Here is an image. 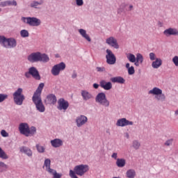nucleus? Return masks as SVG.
<instances>
[{
  "label": "nucleus",
  "instance_id": "nucleus-1",
  "mask_svg": "<svg viewBox=\"0 0 178 178\" xmlns=\"http://www.w3.org/2000/svg\"><path fill=\"white\" fill-rule=\"evenodd\" d=\"M27 60L31 63H35L37 62H42V63H48L49 62V56L46 54H42L40 51L33 52L27 57Z\"/></svg>",
  "mask_w": 178,
  "mask_h": 178
},
{
  "label": "nucleus",
  "instance_id": "nucleus-2",
  "mask_svg": "<svg viewBox=\"0 0 178 178\" xmlns=\"http://www.w3.org/2000/svg\"><path fill=\"white\" fill-rule=\"evenodd\" d=\"M0 45L6 49H12L16 48L17 42L13 38H7L3 35H0Z\"/></svg>",
  "mask_w": 178,
  "mask_h": 178
},
{
  "label": "nucleus",
  "instance_id": "nucleus-3",
  "mask_svg": "<svg viewBox=\"0 0 178 178\" xmlns=\"http://www.w3.org/2000/svg\"><path fill=\"white\" fill-rule=\"evenodd\" d=\"M13 101L15 105H23V102L26 97L23 95V88H17L13 94Z\"/></svg>",
  "mask_w": 178,
  "mask_h": 178
},
{
  "label": "nucleus",
  "instance_id": "nucleus-4",
  "mask_svg": "<svg viewBox=\"0 0 178 178\" xmlns=\"http://www.w3.org/2000/svg\"><path fill=\"white\" fill-rule=\"evenodd\" d=\"M21 20L23 23H25V24H28L32 27H38V26H41V19L35 17H22Z\"/></svg>",
  "mask_w": 178,
  "mask_h": 178
},
{
  "label": "nucleus",
  "instance_id": "nucleus-5",
  "mask_svg": "<svg viewBox=\"0 0 178 178\" xmlns=\"http://www.w3.org/2000/svg\"><path fill=\"white\" fill-rule=\"evenodd\" d=\"M95 102L105 108H109V105H111V102L106 98V95L104 92H99L96 95Z\"/></svg>",
  "mask_w": 178,
  "mask_h": 178
},
{
  "label": "nucleus",
  "instance_id": "nucleus-6",
  "mask_svg": "<svg viewBox=\"0 0 178 178\" xmlns=\"http://www.w3.org/2000/svg\"><path fill=\"white\" fill-rule=\"evenodd\" d=\"M90 170V167L86 164L77 165L74 168L73 172L76 176H84Z\"/></svg>",
  "mask_w": 178,
  "mask_h": 178
},
{
  "label": "nucleus",
  "instance_id": "nucleus-7",
  "mask_svg": "<svg viewBox=\"0 0 178 178\" xmlns=\"http://www.w3.org/2000/svg\"><path fill=\"white\" fill-rule=\"evenodd\" d=\"M32 101L38 112H40V113H44V112H45V106H44V103H42L41 97L33 96Z\"/></svg>",
  "mask_w": 178,
  "mask_h": 178
},
{
  "label": "nucleus",
  "instance_id": "nucleus-8",
  "mask_svg": "<svg viewBox=\"0 0 178 178\" xmlns=\"http://www.w3.org/2000/svg\"><path fill=\"white\" fill-rule=\"evenodd\" d=\"M65 69H66V64H65L63 62H61L54 65L52 67L51 73L53 76H59V74H60V72H63Z\"/></svg>",
  "mask_w": 178,
  "mask_h": 178
},
{
  "label": "nucleus",
  "instance_id": "nucleus-9",
  "mask_svg": "<svg viewBox=\"0 0 178 178\" xmlns=\"http://www.w3.org/2000/svg\"><path fill=\"white\" fill-rule=\"evenodd\" d=\"M106 62L107 65H115L116 63V56L110 49L106 50Z\"/></svg>",
  "mask_w": 178,
  "mask_h": 178
},
{
  "label": "nucleus",
  "instance_id": "nucleus-10",
  "mask_svg": "<svg viewBox=\"0 0 178 178\" xmlns=\"http://www.w3.org/2000/svg\"><path fill=\"white\" fill-rule=\"evenodd\" d=\"M88 122V118L84 115H81L77 116L75 119V123L76 124V127H83L85 124H87Z\"/></svg>",
  "mask_w": 178,
  "mask_h": 178
},
{
  "label": "nucleus",
  "instance_id": "nucleus-11",
  "mask_svg": "<svg viewBox=\"0 0 178 178\" xmlns=\"http://www.w3.org/2000/svg\"><path fill=\"white\" fill-rule=\"evenodd\" d=\"M106 44L115 49H119L120 48L119 43H118V40L113 36L108 37L106 39Z\"/></svg>",
  "mask_w": 178,
  "mask_h": 178
},
{
  "label": "nucleus",
  "instance_id": "nucleus-12",
  "mask_svg": "<svg viewBox=\"0 0 178 178\" xmlns=\"http://www.w3.org/2000/svg\"><path fill=\"white\" fill-rule=\"evenodd\" d=\"M134 122L133 121L128 120L126 118L118 119L116 122V126L118 127H126V126H133Z\"/></svg>",
  "mask_w": 178,
  "mask_h": 178
},
{
  "label": "nucleus",
  "instance_id": "nucleus-13",
  "mask_svg": "<svg viewBox=\"0 0 178 178\" xmlns=\"http://www.w3.org/2000/svg\"><path fill=\"white\" fill-rule=\"evenodd\" d=\"M69 108V102L61 98L58 101L57 109L58 111H66Z\"/></svg>",
  "mask_w": 178,
  "mask_h": 178
},
{
  "label": "nucleus",
  "instance_id": "nucleus-14",
  "mask_svg": "<svg viewBox=\"0 0 178 178\" xmlns=\"http://www.w3.org/2000/svg\"><path fill=\"white\" fill-rule=\"evenodd\" d=\"M163 35L165 37H170L171 35L177 36L178 35V30L176 28L170 27L166 29L163 32Z\"/></svg>",
  "mask_w": 178,
  "mask_h": 178
},
{
  "label": "nucleus",
  "instance_id": "nucleus-15",
  "mask_svg": "<svg viewBox=\"0 0 178 178\" xmlns=\"http://www.w3.org/2000/svg\"><path fill=\"white\" fill-rule=\"evenodd\" d=\"M81 95L82 97V99L86 102L94 99V95H92V93L88 92L87 90H82L81 91Z\"/></svg>",
  "mask_w": 178,
  "mask_h": 178
},
{
  "label": "nucleus",
  "instance_id": "nucleus-16",
  "mask_svg": "<svg viewBox=\"0 0 178 178\" xmlns=\"http://www.w3.org/2000/svg\"><path fill=\"white\" fill-rule=\"evenodd\" d=\"M29 124L26 122H22L19 126V131L21 134H23L26 137H27V134H29Z\"/></svg>",
  "mask_w": 178,
  "mask_h": 178
},
{
  "label": "nucleus",
  "instance_id": "nucleus-17",
  "mask_svg": "<svg viewBox=\"0 0 178 178\" xmlns=\"http://www.w3.org/2000/svg\"><path fill=\"white\" fill-rule=\"evenodd\" d=\"M56 96L54 94H49L47 96L46 99L44 100V102L46 105H55L56 104Z\"/></svg>",
  "mask_w": 178,
  "mask_h": 178
},
{
  "label": "nucleus",
  "instance_id": "nucleus-18",
  "mask_svg": "<svg viewBox=\"0 0 178 178\" xmlns=\"http://www.w3.org/2000/svg\"><path fill=\"white\" fill-rule=\"evenodd\" d=\"M29 73H31V76L33 77L35 80H41V76L40 75V72H38V70L35 67H31L29 69Z\"/></svg>",
  "mask_w": 178,
  "mask_h": 178
},
{
  "label": "nucleus",
  "instance_id": "nucleus-19",
  "mask_svg": "<svg viewBox=\"0 0 178 178\" xmlns=\"http://www.w3.org/2000/svg\"><path fill=\"white\" fill-rule=\"evenodd\" d=\"M50 144L53 148H59L63 145V140L60 138H55L50 141Z\"/></svg>",
  "mask_w": 178,
  "mask_h": 178
},
{
  "label": "nucleus",
  "instance_id": "nucleus-20",
  "mask_svg": "<svg viewBox=\"0 0 178 178\" xmlns=\"http://www.w3.org/2000/svg\"><path fill=\"white\" fill-rule=\"evenodd\" d=\"M44 0H40V1H35L33 0L30 3V8H32V9H40V6H42L44 3Z\"/></svg>",
  "mask_w": 178,
  "mask_h": 178
},
{
  "label": "nucleus",
  "instance_id": "nucleus-21",
  "mask_svg": "<svg viewBox=\"0 0 178 178\" xmlns=\"http://www.w3.org/2000/svg\"><path fill=\"white\" fill-rule=\"evenodd\" d=\"M19 151L22 154H24L25 155H26V156H29V158H31L33 156V150H31V149H30L28 147H26V146L21 147L19 149Z\"/></svg>",
  "mask_w": 178,
  "mask_h": 178
},
{
  "label": "nucleus",
  "instance_id": "nucleus-22",
  "mask_svg": "<svg viewBox=\"0 0 178 178\" xmlns=\"http://www.w3.org/2000/svg\"><path fill=\"white\" fill-rule=\"evenodd\" d=\"M100 87L106 91H109L112 89V82H106V81L102 80L100 81Z\"/></svg>",
  "mask_w": 178,
  "mask_h": 178
},
{
  "label": "nucleus",
  "instance_id": "nucleus-23",
  "mask_svg": "<svg viewBox=\"0 0 178 178\" xmlns=\"http://www.w3.org/2000/svg\"><path fill=\"white\" fill-rule=\"evenodd\" d=\"M80 35H81V37L83 38H84L85 40H86V41H88V42H91V38L90 37V35H88L87 33V31H86L83 29H80L78 30Z\"/></svg>",
  "mask_w": 178,
  "mask_h": 178
},
{
  "label": "nucleus",
  "instance_id": "nucleus-24",
  "mask_svg": "<svg viewBox=\"0 0 178 178\" xmlns=\"http://www.w3.org/2000/svg\"><path fill=\"white\" fill-rule=\"evenodd\" d=\"M161 66H162V59H161V58H156L152 63V67H153V69H159Z\"/></svg>",
  "mask_w": 178,
  "mask_h": 178
},
{
  "label": "nucleus",
  "instance_id": "nucleus-25",
  "mask_svg": "<svg viewBox=\"0 0 178 178\" xmlns=\"http://www.w3.org/2000/svg\"><path fill=\"white\" fill-rule=\"evenodd\" d=\"M44 86V83H40L33 97H41V92H42Z\"/></svg>",
  "mask_w": 178,
  "mask_h": 178
},
{
  "label": "nucleus",
  "instance_id": "nucleus-26",
  "mask_svg": "<svg viewBox=\"0 0 178 178\" xmlns=\"http://www.w3.org/2000/svg\"><path fill=\"white\" fill-rule=\"evenodd\" d=\"M162 90L161 88L158 87H154L152 90H149L148 94L149 95H155V97L158 96L159 94H161Z\"/></svg>",
  "mask_w": 178,
  "mask_h": 178
},
{
  "label": "nucleus",
  "instance_id": "nucleus-27",
  "mask_svg": "<svg viewBox=\"0 0 178 178\" xmlns=\"http://www.w3.org/2000/svg\"><path fill=\"white\" fill-rule=\"evenodd\" d=\"M112 83H118V84H124L126 80L122 76H115L111 79Z\"/></svg>",
  "mask_w": 178,
  "mask_h": 178
},
{
  "label": "nucleus",
  "instance_id": "nucleus-28",
  "mask_svg": "<svg viewBox=\"0 0 178 178\" xmlns=\"http://www.w3.org/2000/svg\"><path fill=\"white\" fill-rule=\"evenodd\" d=\"M115 165L118 168H124L126 166V159L124 158L117 159Z\"/></svg>",
  "mask_w": 178,
  "mask_h": 178
},
{
  "label": "nucleus",
  "instance_id": "nucleus-29",
  "mask_svg": "<svg viewBox=\"0 0 178 178\" xmlns=\"http://www.w3.org/2000/svg\"><path fill=\"white\" fill-rule=\"evenodd\" d=\"M125 67L127 69L128 74L129 76H133V74L136 73V70H134V67L133 66L130 67V63H127L125 64Z\"/></svg>",
  "mask_w": 178,
  "mask_h": 178
},
{
  "label": "nucleus",
  "instance_id": "nucleus-30",
  "mask_svg": "<svg viewBox=\"0 0 178 178\" xmlns=\"http://www.w3.org/2000/svg\"><path fill=\"white\" fill-rule=\"evenodd\" d=\"M155 98L156 99V101H158L159 102H165V101H166V96L165 95V94L162 93L157 95V96H155Z\"/></svg>",
  "mask_w": 178,
  "mask_h": 178
},
{
  "label": "nucleus",
  "instance_id": "nucleus-31",
  "mask_svg": "<svg viewBox=\"0 0 178 178\" xmlns=\"http://www.w3.org/2000/svg\"><path fill=\"white\" fill-rule=\"evenodd\" d=\"M35 134H37V128H35V127H31L29 129L26 137H29V136H34Z\"/></svg>",
  "mask_w": 178,
  "mask_h": 178
},
{
  "label": "nucleus",
  "instance_id": "nucleus-32",
  "mask_svg": "<svg viewBox=\"0 0 178 178\" xmlns=\"http://www.w3.org/2000/svg\"><path fill=\"white\" fill-rule=\"evenodd\" d=\"M127 177L128 178H135L136 177V170L133 169H129L126 172Z\"/></svg>",
  "mask_w": 178,
  "mask_h": 178
},
{
  "label": "nucleus",
  "instance_id": "nucleus-33",
  "mask_svg": "<svg viewBox=\"0 0 178 178\" xmlns=\"http://www.w3.org/2000/svg\"><path fill=\"white\" fill-rule=\"evenodd\" d=\"M35 148L39 154H44L45 152V147L41 145L40 143L35 145Z\"/></svg>",
  "mask_w": 178,
  "mask_h": 178
},
{
  "label": "nucleus",
  "instance_id": "nucleus-34",
  "mask_svg": "<svg viewBox=\"0 0 178 178\" xmlns=\"http://www.w3.org/2000/svg\"><path fill=\"white\" fill-rule=\"evenodd\" d=\"M140 147H141V143L137 140H133L132 142V148L134 149H140Z\"/></svg>",
  "mask_w": 178,
  "mask_h": 178
},
{
  "label": "nucleus",
  "instance_id": "nucleus-35",
  "mask_svg": "<svg viewBox=\"0 0 178 178\" xmlns=\"http://www.w3.org/2000/svg\"><path fill=\"white\" fill-rule=\"evenodd\" d=\"M7 169L8 165L2 161H0V173H2V172H6Z\"/></svg>",
  "mask_w": 178,
  "mask_h": 178
},
{
  "label": "nucleus",
  "instance_id": "nucleus-36",
  "mask_svg": "<svg viewBox=\"0 0 178 178\" xmlns=\"http://www.w3.org/2000/svg\"><path fill=\"white\" fill-rule=\"evenodd\" d=\"M20 35L22 38H27L30 35V33H29V31L26 29H22L20 31Z\"/></svg>",
  "mask_w": 178,
  "mask_h": 178
},
{
  "label": "nucleus",
  "instance_id": "nucleus-37",
  "mask_svg": "<svg viewBox=\"0 0 178 178\" xmlns=\"http://www.w3.org/2000/svg\"><path fill=\"white\" fill-rule=\"evenodd\" d=\"M127 58L131 63H136V56L133 54H129L127 55Z\"/></svg>",
  "mask_w": 178,
  "mask_h": 178
},
{
  "label": "nucleus",
  "instance_id": "nucleus-38",
  "mask_svg": "<svg viewBox=\"0 0 178 178\" xmlns=\"http://www.w3.org/2000/svg\"><path fill=\"white\" fill-rule=\"evenodd\" d=\"M0 158H1V159H9V156H8V154H6L5 151H3V149H2L1 147H0Z\"/></svg>",
  "mask_w": 178,
  "mask_h": 178
},
{
  "label": "nucleus",
  "instance_id": "nucleus-39",
  "mask_svg": "<svg viewBox=\"0 0 178 178\" xmlns=\"http://www.w3.org/2000/svg\"><path fill=\"white\" fill-rule=\"evenodd\" d=\"M136 61L139 62L140 64L144 62V57L143 56V54L138 53L136 54Z\"/></svg>",
  "mask_w": 178,
  "mask_h": 178
},
{
  "label": "nucleus",
  "instance_id": "nucleus-40",
  "mask_svg": "<svg viewBox=\"0 0 178 178\" xmlns=\"http://www.w3.org/2000/svg\"><path fill=\"white\" fill-rule=\"evenodd\" d=\"M43 168H46V170L51 168V159H45Z\"/></svg>",
  "mask_w": 178,
  "mask_h": 178
},
{
  "label": "nucleus",
  "instance_id": "nucleus-41",
  "mask_svg": "<svg viewBox=\"0 0 178 178\" xmlns=\"http://www.w3.org/2000/svg\"><path fill=\"white\" fill-rule=\"evenodd\" d=\"M7 6H17V1L15 0H7Z\"/></svg>",
  "mask_w": 178,
  "mask_h": 178
},
{
  "label": "nucleus",
  "instance_id": "nucleus-42",
  "mask_svg": "<svg viewBox=\"0 0 178 178\" xmlns=\"http://www.w3.org/2000/svg\"><path fill=\"white\" fill-rule=\"evenodd\" d=\"M149 58L150 60H152V62L154 60H156V59L159 58H156V54H155V53H154V52H151L149 54Z\"/></svg>",
  "mask_w": 178,
  "mask_h": 178
},
{
  "label": "nucleus",
  "instance_id": "nucleus-43",
  "mask_svg": "<svg viewBox=\"0 0 178 178\" xmlns=\"http://www.w3.org/2000/svg\"><path fill=\"white\" fill-rule=\"evenodd\" d=\"M172 144L173 138L168 139L164 143V145H165V147H170V145H172Z\"/></svg>",
  "mask_w": 178,
  "mask_h": 178
},
{
  "label": "nucleus",
  "instance_id": "nucleus-44",
  "mask_svg": "<svg viewBox=\"0 0 178 178\" xmlns=\"http://www.w3.org/2000/svg\"><path fill=\"white\" fill-rule=\"evenodd\" d=\"M8 95L6 94H0V104L1 102H3L5 99H8Z\"/></svg>",
  "mask_w": 178,
  "mask_h": 178
},
{
  "label": "nucleus",
  "instance_id": "nucleus-45",
  "mask_svg": "<svg viewBox=\"0 0 178 178\" xmlns=\"http://www.w3.org/2000/svg\"><path fill=\"white\" fill-rule=\"evenodd\" d=\"M172 63H174L175 66L178 67V56H175L172 58Z\"/></svg>",
  "mask_w": 178,
  "mask_h": 178
},
{
  "label": "nucleus",
  "instance_id": "nucleus-46",
  "mask_svg": "<svg viewBox=\"0 0 178 178\" xmlns=\"http://www.w3.org/2000/svg\"><path fill=\"white\" fill-rule=\"evenodd\" d=\"M46 170L48 172V173H49V175H51L52 176H54L56 172V170L51 168V167H49V168H47Z\"/></svg>",
  "mask_w": 178,
  "mask_h": 178
},
{
  "label": "nucleus",
  "instance_id": "nucleus-47",
  "mask_svg": "<svg viewBox=\"0 0 178 178\" xmlns=\"http://www.w3.org/2000/svg\"><path fill=\"white\" fill-rule=\"evenodd\" d=\"M76 6H83L84 5V1L83 0H75Z\"/></svg>",
  "mask_w": 178,
  "mask_h": 178
},
{
  "label": "nucleus",
  "instance_id": "nucleus-48",
  "mask_svg": "<svg viewBox=\"0 0 178 178\" xmlns=\"http://www.w3.org/2000/svg\"><path fill=\"white\" fill-rule=\"evenodd\" d=\"M69 175H70V177L71 178H79V177H77V175H76L74 174V172H73V170H70V174Z\"/></svg>",
  "mask_w": 178,
  "mask_h": 178
},
{
  "label": "nucleus",
  "instance_id": "nucleus-49",
  "mask_svg": "<svg viewBox=\"0 0 178 178\" xmlns=\"http://www.w3.org/2000/svg\"><path fill=\"white\" fill-rule=\"evenodd\" d=\"M1 135L2 137H9V134H8V132H6V131L4 129L1 130Z\"/></svg>",
  "mask_w": 178,
  "mask_h": 178
},
{
  "label": "nucleus",
  "instance_id": "nucleus-50",
  "mask_svg": "<svg viewBox=\"0 0 178 178\" xmlns=\"http://www.w3.org/2000/svg\"><path fill=\"white\" fill-rule=\"evenodd\" d=\"M0 6L1 8H6V6H8V1H1Z\"/></svg>",
  "mask_w": 178,
  "mask_h": 178
},
{
  "label": "nucleus",
  "instance_id": "nucleus-51",
  "mask_svg": "<svg viewBox=\"0 0 178 178\" xmlns=\"http://www.w3.org/2000/svg\"><path fill=\"white\" fill-rule=\"evenodd\" d=\"M96 70L97 72H99L102 73V72H105V67H97L96 68Z\"/></svg>",
  "mask_w": 178,
  "mask_h": 178
},
{
  "label": "nucleus",
  "instance_id": "nucleus-52",
  "mask_svg": "<svg viewBox=\"0 0 178 178\" xmlns=\"http://www.w3.org/2000/svg\"><path fill=\"white\" fill-rule=\"evenodd\" d=\"M61 177H62V174L58 173L57 172H56L53 175V178H61Z\"/></svg>",
  "mask_w": 178,
  "mask_h": 178
},
{
  "label": "nucleus",
  "instance_id": "nucleus-53",
  "mask_svg": "<svg viewBox=\"0 0 178 178\" xmlns=\"http://www.w3.org/2000/svg\"><path fill=\"white\" fill-rule=\"evenodd\" d=\"M111 158H113V159H115L116 161H118V159H119V158H118V154L116 152H113L112 154Z\"/></svg>",
  "mask_w": 178,
  "mask_h": 178
},
{
  "label": "nucleus",
  "instance_id": "nucleus-54",
  "mask_svg": "<svg viewBox=\"0 0 178 178\" xmlns=\"http://www.w3.org/2000/svg\"><path fill=\"white\" fill-rule=\"evenodd\" d=\"M24 76H25V77H26V79H30V77L31 76L30 71L25 72Z\"/></svg>",
  "mask_w": 178,
  "mask_h": 178
},
{
  "label": "nucleus",
  "instance_id": "nucleus-55",
  "mask_svg": "<svg viewBox=\"0 0 178 178\" xmlns=\"http://www.w3.org/2000/svg\"><path fill=\"white\" fill-rule=\"evenodd\" d=\"M93 87L95 88V89H97L98 87H99V85L98 83H94L93 84Z\"/></svg>",
  "mask_w": 178,
  "mask_h": 178
},
{
  "label": "nucleus",
  "instance_id": "nucleus-56",
  "mask_svg": "<svg viewBox=\"0 0 178 178\" xmlns=\"http://www.w3.org/2000/svg\"><path fill=\"white\" fill-rule=\"evenodd\" d=\"M72 77L73 79H76V77H77V74H76V73L72 74Z\"/></svg>",
  "mask_w": 178,
  "mask_h": 178
},
{
  "label": "nucleus",
  "instance_id": "nucleus-57",
  "mask_svg": "<svg viewBox=\"0 0 178 178\" xmlns=\"http://www.w3.org/2000/svg\"><path fill=\"white\" fill-rule=\"evenodd\" d=\"M135 66H140V62L136 61L134 63Z\"/></svg>",
  "mask_w": 178,
  "mask_h": 178
},
{
  "label": "nucleus",
  "instance_id": "nucleus-58",
  "mask_svg": "<svg viewBox=\"0 0 178 178\" xmlns=\"http://www.w3.org/2000/svg\"><path fill=\"white\" fill-rule=\"evenodd\" d=\"M129 8V11L133 10V8H134L133 5H130Z\"/></svg>",
  "mask_w": 178,
  "mask_h": 178
},
{
  "label": "nucleus",
  "instance_id": "nucleus-59",
  "mask_svg": "<svg viewBox=\"0 0 178 178\" xmlns=\"http://www.w3.org/2000/svg\"><path fill=\"white\" fill-rule=\"evenodd\" d=\"M125 137H126V138H130V136L129 135V133L125 134Z\"/></svg>",
  "mask_w": 178,
  "mask_h": 178
},
{
  "label": "nucleus",
  "instance_id": "nucleus-60",
  "mask_svg": "<svg viewBox=\"0 0 178 178\" xmlns=\"http://www.w3.org/2000/svg\"><path fill=\"white\" fill-rule=\"evenodd\" d=\"M175 114L178 115V110L175 111Z\"/></svg>",
  "mask_w": 178,
  "mask_h": 178
},
{
  "label": "nucleus",
  "instance_id": "nucleus-61",
  "mask_svg": "<svg viewBox=\"0 0 178 178\" xmlns=\"http://www.w3.org/2000/svg\"><path fill=\"white\" fill-rule=\"evenodd\" d=\"M106 133H108V131H106Z\"/></svg>",
  "mask_w": 178,
  "mask_h": 178
},
{
  "label": "nucleus",
  "instance_id": "nucleus-62",
  "mask_svg": "<svg viewBox=\"0 0 178 178\" xmlns=\"http://www.w3.org/2000/svg\"><path fill=\"white\" fill-rule=\"evenodd\" d=\"M0 12H1V8H0Z\"/></svg>",
  "mask_w": 178,
  "mask_h": 178
}]
</instances>
